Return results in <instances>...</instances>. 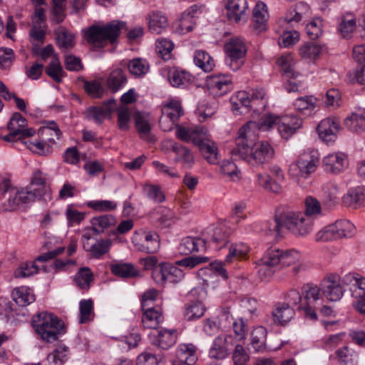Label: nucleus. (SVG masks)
Wrapping results in <instances>:
<instances>
[{
  "label": "nucleus",
  "instance_id": "obj_1",
  "mask_svg": "<svg viewBox=\"0 0 365 365\" xmlns=\"http://www.w3.org/2000/svg\"><path fill=\"white\" fill-rule=\"evenodd\" d=\"M257 129H260L258 124L252 121L242 126L236 138V147L232 150V155H239L252 165L267 163L274 155V150L268 142H256L255 131Z\"/></svg>",
  "mask_w": 365,
  "mask_h": 365
},
{
  "label": "nucleus",
  "instance_id": "obj_2",
  "mask_svg": "<svg viewBox=\"0 0 365 365\" xmlns=\"http://www.w3.org/2000/svg\"><path fill=\"white\" fill-rule=\"evenodd\" d=\"M31 324L38 337L47 343L56 341L66 332L63 322L48 312L43 311L34 314Z\"/></svg>",
  "mask_w": 365,
  "mask_h": 365
},
{
  "label": "nucleus",
  "instance_id": "obj_3",
  "mask_svg": "<svg viewBox=\"0 0 365 365\" xmlns=\"http://www.w3.org/2000/svg\"><path fill=\"white\" fill-rule=\"evenodd\" d=\"M344 289L341 284V279L336 274H330L326 277L319 286L311 284L307 291V298H313L315 305L318 302L326 298L329 302H338L344 295Z\"/></svg>",
  "mask_w": 365,
  "mask_h": 365
},
{
  "label": "nucleus",
  "instance_id": "obj_4",
  "mask_svg": "<svg viewBox=\"0 0 365 365\" xmlns=\"http://www.w3.org/2000/svg\"><path fill=\"white\" fill-rule=\"evenodd\" d=\"M125 25L123 21H113L103 26H92L86 32V38L95 47H104L108 43H113L115 41Z\"/></svg>",
  "mask_w": 365,
  "mask_h": 365
},
{
  "label": "nucleus",
  "instance_id": "obj_5",
  "mask_svg": "<svg viewBox=\"0 0 365 365\" xmlns=\"http://www.w3.org/2000/svg\"><path fill=\"white\" fill-rule=\"evenodd\" d=\"M302 125V118L294 115H286L280 117L269 115L262 119L259 128L265 130L276 127L282 138L289 139Z\"/></svg>",
  "mask_w": 365,
  "mask_h": 365
},
{
  "label": "nucleus",
  "instance_id": "obj_6",
  "mask_svg": "<svg viewBox=\"0 0 365 365\" xmlns=\"http://www.w3.org/2000/svg\"><path fill=\"white\" fill-rule=\"evenodd\" d=\"M311 284H307L303 287L304 297L296 289H290L286 294L285 299L287 304L291 307H294L298 310L304 312L307 317L316 320L317 315L316 309H317L313 298L308 299L307 297V291L309 289Z\"/></svg>",
  "mask_w": 365,
  "mask_h": 365
},
{
  "label": "nucleus",
  "instance_id": "obj_7",
  "mask_svg": "<svg viewBox=\"0 0 365 365\" xmlns=\"http://www.w3.org/2000/svg\"><path fill=\"white\" fill-rule=\"evenodd\" d=\"M226 63L232 71H238L245 61L247 47L243 39L233 37L227 41L224 46Z\"/></svg>",
  "mask_w": 365,
  "mask_h": 365
},
{
  "label": "nucleus",
  "instance_id": "obj_8",
  "mask_svg": "<svg viewBox=\"0 0 365 365\" xmlns=\"http://www.w3.org/2000/svg\"><path fill=\"white\" fill-rule=\"evenodd\" d=\"M284 227L296 237H306L313 230L312 219L305 214L288 212L284 213Z\"/></svg>",
  "mask_w": 365,
  "mask_h": 365
},
{
  "label": "nucleus",
  "instance_id": "obj_9",
  "mask_svg": "<svg viewBox=\"0 0 365 365\" xmlns=\"http://www.w3.org/2000/svg\"><path fill=\"white\" fill-rule=\"evenodd\" d=\"M318 163L319 157L317 152L303 153L296 163L289 165V174L297 181L300 178H307L316 170Z\"/></svg>",
  "mask_w": 365,
  "mask_h": 365
},
{
  "label": "nucleus",
  "instance_id": "obj_10",
  "mask_svg": "<svg viewBox=\"0 0 365 365\" xmlns=\"http://www.w3.org/2000/svg\"><path fill=\"white\" fill-rule=\"evenodd\" d=\"M190 298H197L196 301H191L184 307L183 317L187 321H194L202 317L206 310L205 306L202 304L206 296V291L202 287L193 288L188 294Z\"/></svg>",
  "mask_w": 365,
  "mask_h": 365
},
{
  "label": "nucleus",
  "instance_id": "obj_11",
  "mask_svg": "<svg viewBox=\"0 0 365 365\" xmlns=\"http://www.w3.org/2000/svg\"><path fill=\"white\" fill-rule=\"evenodd\" d=\"M26 120L19 113H14L8 123L9 133L3 136V140L7 142L23 140L26 138L33 136L35 130L32 128H25Z\"/></svg>",
  "mask_w": 365,
  "mask_h": 365
},
{
  "label": "nucleus",
  "instance_id": "obj_12",
  "mask_svg": "<svg viewBox=\"0 0 365 365\" xmlns=\"http://www.w3.org/2000/svg\"><path fill=\"white\" fill-rule=\"evenodd\" d=\"M134 246L140 252L155 253L160 248L159 235L155 232L140 230L132 237Z\"/></svg>",
  "mask_w": 365,
  "mask_h": 365
},
{
  "label": "nucleus",
  "instance_id": "obj_13",
  "mask_svg": "<svg viewBox=\"0 0 365 365\" xmlns=\"http://www.w3.org/2000/svg\"><path fill=\"white\" fill-rule=\"evenodd\" d=\"M184 115V111L179 101L171 99L162 108V116L159 124L164 131L171 130L175 123Z\"/></svg>",
  "mask_w": 365,
  "mask_h": 365
},
{
  "label": "nucleus",
  "instance_id": "obj_14",
  "mask_svg": "<svg viewBox=\"0 0 365 365\" xmlns=\"http://www.w3.org/2000/svg\"><path fill=\"white\" fill-rule=\"evenodd\" d=\"M153 278L158 283L163 284L166 282L175 284L180 281L183 276L182 269L170 263H161L153 268Z\"/></svg>",
  "mask_w": 365,
  "mask_h": 365
},
{
  "label": "nucleus",
  "instance_id": "obj_15",
  "mask_svg": "<svg viewBox=\"0 0 365 365\" xmlns=\"http://www.w3.org/2000/svg\"><path fill=\"white\" fill-rule=\"evenodd\" d=\"M201 234L205 248L207 246H213L217 250L222 248L227 244L230 235L227 227L222 225L209 227Z\"/></svg>",
  "mask_w": 365,
  "mask_h": 365
},
{
  "label": "nucleus",
  "instance_id": "obj_16",
  "mask_svg": "<svg viewBox=\"0 0 365 365\" xmlns=\"http://www.w3.org/2000/svg\"><path fill=\"white\" fill-rule=\"evenodd\" d=\"M34 195L28 191V189L18 190L12 188L7 197L3 202V207L7 211L17 210L21 205L28 204L35 201Z\"/></svg>",
  "mask_w": 365,
  "mask_h": 365
},
{
  "label": "nucleus",
  "instance_id": "obj_17",
  "mask_svg": "<svg viewBox=\"0 0 365 365\" xmlns=\"http://www.w3.org/2000/svg\"><path fill=\"white\" fill-rule=\"evenodd\" d=\"M48 179V175L40 170L33 172L30 186L26 189L34 195L36 200H46V196L49 195V188L46 185Z\"/></svg>",
  "mask_w": 365,
  "mask_h": 365
},
{
  "label": "nucleus",
  "instance_id": "obj_18",
  "mask_svg": "<svg viewBox=\"0 0 365 365\" xmlns=\"http://www.w3.org/2000/svg\"><path fill=\"white\" fill-rule=\"evenodd\" d=\"M207 86L214 96L220 97L233 89V83L229 76L220 74L207 77Z\"/></svg>",
  "mask_w": 365,
  "mask_h": 365
},
{
  "label": "nucleus",
  "instance_id": "obj_19",
  "mask_svg": "<svg viewBox=\"0 0 365 365\" xmlns=\"http://www.w3.org/2000/svg\"><path fill=\"white\" fill-rule=\"evenodd\" d=\"M322 165L326 172L339 174L348 168L349 160L344 153H330L323 158Z\"/></svg>",
  "mask_w": 365,
  "mask_h": 365
},
{
  "label": "nucleus",
  "instance_id": "obj_20",
  "mask_svg": "<svg viewBox=\"0 0 365 365\" xmlns=\"http://www.w3.org/2000/svg\"><path fill=\"white\" fill-rule=\"evenodd\" d=\"M341 130L339 120L336 118H327L323 119L317 126V133L324 142H334Z\"/></svg>",
  "mask_w": 365,
  "mask_h": 365
},
{
  "label": "nucleus",
  "instance_id": "obj_21",
  "mask_svg": "<svg viewBox=\"0 0 365 365\" xmlns=\"http://www.w3.org/2000/svg\"><path fill=\"white\" fill-rule=\"evenodd\" d=\"M227 16L230 21L239 24H245L248 17L247 0H227Z\"/></svg>",
  "mask_w": 365,
  "mask_h": 365
},
{
  "label": "nucleus",
  "instance_id": "obj_22",
  "mask_svg": "<svg viewBox=\"0 0 365 365\" xmlns=\"http://www.w3.org/2000/svg\"><path fill=\"white\" fill-rule=\"evenodd\" d=\"M277 255H272L269 248L264 252L259 262L257 264V274L262 280H268L271 278L278 267Z\"/></svg>",
  "mask_w": 365,
  "mask_h": 365
},
{
  "label": "nucleus",
  "instance_id": "obj_23",
  "mask_svg": "<svg viewBox=\"0 0 365 365\" xmlns=\"http://www.w3.org/2000/svg\"><path fill=\"white\" fill-rule=\"evenodd\" d=\"M206 130L204 127L200 125H175L176 137L183 142H192L195 145L203 138Z\"/></svg>",
  "mask_w": 365,
  "mask_h": 365
},
{
  "label": "nucleus",
  "instance_id": "obj_24",
  "mask_svg": "<svg viewBox=\"0 0 365 365\" xmlns=\"http://www.w3.org/2000/svg\"><path fill=\"white\" fill-rule=\"evenodd\" d=\"M232 336L229 334H220L213 341L209 351L211 358L216 359H224L230 354V344Z\"/></svg>",
  "mask_w": 365,
  "mask_h": 365
},
{
  "label": "nucleus",
  "instance_id": "obj_25",
  "mask_svg": "<svg viewBox=\"0 0 365 365\" xmlns=\"http://www.w3.org/2000/svg\"><path fill=\"white\" fill-rule=\"evenodd\" d=\"M116 106L114 99L108 100L102 106L89 107L86 111L87 119L101 124L106 118L113 112Z\"/></svg>",
  "mask_w": 365,
  "mask_h": 365
},
{
  "label": "nucleus",
  "instance_id": "obj_26",
  "mask_svg": "<svg viewBox=\"0 0 365 365\" xmlns=\"http://www.w3.org/2000/svg\"><path fill=\"white\" fill-rule=\"evenodd\" d=\"M177 331L175 329H163L158 331V334H150L152 344L163 349H168L177 341Z\"/></svg>",
  "mask_w": 365,
  "mask_h": 365
},
{
  "label": "nucleus",
  "instance_id": "obj_27",
  "mask_svg": "<svg viewBox=\"0 0 365 365\" xmlns=\"http://www.w3.org/2000/svg\"><path fill=\"white\" fill-rule=\"evenodd\" d=\"M143 315L141 322L144 328H158L160 324L164 321V316L160 307L142 308Z\"/></svg>",
  "mask_w": 365,
  "mask_h": 365
},
{
  "label": "nucleus",
  "instance_id": "obj_28",
  "mask_svg": "<svg viewBox=\"0 0 365 365\" xmlns=\"http://www.w3.org/2000/svg\"><path fill=\"white\" fill-rule=\"evenodd\" d=\"M295 314L293 307L285 302L277 303L272 311L274 323L284 326L292 320Z\"/></svg>",
  "mask_w": 365,
  "mask_h": 365
},
{
  "label": "nucleus",
  "instance_id": "obj_29",
  "mask_svg": "<svg viewBox=\"0 0 365 365\" xmlns=\"http://www.w3.org/2000/svg\"><path fill=\"white\" fill-rule=\"evenodd\" d=\"M309 14V5L304 2H298L287 10L284 21L292 26H294L303 19L308 17Z\"/></svg>",
  "mask_w": 365,
  "mask_h": 365
},
{
  "label": "nucleus",
  "instance_id": "obj_30",
  "mask_svg": "<svg viewBox=\"0 0 365 365\" xmlns=\"http://www.w3.org/2000/svg\"><path fill=\"white\" fill-rule=\"evenodd\" d=\"M196 145H197L202 155L210 163H217L218 159L217 147L216 143L208 138L207 131Z\"/></svg>",
  "mask_w": 365,
  "mask_h": 365
},
{
  "label": "nucleus",
  "instance_id": "obj_31",
  "mask_svg": "<svg viewBox=\"0 0 365 365\" xmlns=\"http://www.w3.org/2000/svg\"><path fill=\"white\" fill-rule=\"evenodd\" d=\"M272 255H277L278 258V267L279 268L283 267L290 266L299 262L301 259L300 253L296 250H289L284 251L277 248L270 247Z\"/></svg>",
  "mask_w": 365,
  "mask_h": 365
},
{
  "label": "nucleus",
  "instance_id": "obj_32",
  "mask_svg": "<svg viewBox=\"0 0 365 365\" xmlns=\"http://www.w3.org/2000/svg\"><path fill=\"white\" fill-rule=\"evenodd\" d=\"M148 29L150 32L160 34L165 31L168 27V17L160 11H153L147 18Z\"/></svg>",
  "mask_w": 365,
  "mask_h": 365
},
{
  "label": "nucleus",
  "instance_id": "obj_33",
  "mask_svg": "<svg viewBox=\"0 0 365 365\" xmlns=\"http://www.w3.org/2000/svg\"><path fill=\"white\" fill-rule=\"evenodd\" d=\"M205 242L202 235L200 237H187L183 238L178 247L180 255H190L193 252L205 250Z\"/></svg>",
  "mask_w": 365,
  "mask_h": 365
},
{
  "label": "nucleus",
  "instance_id": "obj_34",
  "mask_svg": "<svg viewBox=\"0 0 365 365\" xmlns=\"http://www.w3.org/2000/svg\"><path fill=\"white\" fill-rule=\"evenodd\" d=\"M269 14L267 6L263 2H257L252 11V23L254 29L259 32L267 29Z\"/></svg>",
  "mask_w": 365,
  "mask_h": 365
},
{
  "label": "nucleus",
  "instance_id": "obj_35",
  "mask_svg": "<svg viewBox=\"0 0 365 365\" xmlns=\"http://www.w3.org/2000/svg\"><path fill=\"white\" fill-rule=\"evenodd\" d=\"M341 194L339 186L334 182H328L322 185L321 197L323 204L330 207L338 203Z\"/></svg>",
  "mask_w": 365,
  "mask_h": 365
},
{
  "label": "nucleus",
  "instance_id": "obj_36",
  "mask_svg": "<svg viewBox=\"0 0 365 365\" xmlns=\"http://www.w3.org/2000/svg\"><path fill=\"white\" fill-rule=\"evenodd\" d=\"M331 225L336 240L351 237L356 232L355 226L347 220H336Z\"/></svg>",
  "mask_w": 365,
  "mask_h": 365
},
{
  "label": "nucleus",
  "instance_id": "obj_37",
  "mask_svg": "<svg viewBox=\"0 0 365 365\" xmlns=\"http://www.w3.org/2000/svg\"><path fill=\"white\" fill-rule=\"evenodd\" d=\"M267 331L262 326L255 327L250 334V344L256 352H262L266 349Z\"/></svg>",
  "mask_w": 365,
  "mask_h": 365
},
{
  "label": "nucleus",
  "instance_id": "obj_38",
  "mask_svg": "<svg viewBox=\"0 0 365 365\" xmlns=\"http://www.w3.org/2000/svg\"><path fill=\"white\" fill-rule=\"evenodd\" d=\"M346 206L354 207L365 202V187H356L350 189L342 197Z\"/></svg>",
  "mask_w": 365,
  "mask_h": 365
},
{
  "label": "nucleus",
  "instance_id": "obj_39",
  "mask_svg": "<svg viewBox=\"0 0 365 365\" xmlns=\"http://www.w3.org/2000/svg\"><path fill=\"white\" fill-rule=\"evenodd\" d=\"M14 301L21 307H25L35 301L33 291L26 287H20L14 289L11 293Z\"/></svg>",
  "mask_w": 365,
  "mask_h": 365
},
{
  "label": "nucleus",
  "instance_id": "obj_40",
  "mask_svg": "<svg viewBox=\"0 0 365 365\" xmlns=\"http://www.w3.org/2000/svg\"><path fill=\"white\" fill-rule=\"evenodd\" d=\"M168 79L173 87L180 88L188 86L193 80L192 76L183 70L170 71Z\"/></svg>",
  "mask_w": 365,
  "mask_h": 365
},
{
  "label": "nucleus",
  "instance_id": "obj_41",
  "mask_svg": "<svg viewBox=\"0 0 365 365\" xmlns=\"http://www.w3.org/2000/svg\"><path fill=\"white\" fill-rule=\"evenodd\" d=\"M345 127L352 133H361L365 131V115L353 113L344 119Z\"/></svg>",
  "mask_w": 365,
  "mask_h": 365
},
{
  "label": "nucleus",
  "instance_id": "obj_42",
  "mask_svg": "<svg viewBox=\"0 0 365 365\" xmlns=\"http://www.w3.org/2000/svg\"><path fill=\"white\" fill-rule=\"evenodd\" d=\"M127 82L125 74L121 68H115L110 73L106 83L113 93L120 90Z\"/></svg>",
  "mask_w": 365,
  "mask_h": 365
},
{
  "label": "nucleus",
  "instance_id": "obj_43",
  "mask_svg": "<svg viewBox=\"0 0 365 365\" xmlns=\"http://www.w3.org/2000/svg\"><path fill=\"white\" fill-rule=\"evenodd\" d=\"M195 65L205 72H210L215 66L213 58L205 51L197 50L194 54Z\"/></svg>",
  "mask_w": 365,
  "mask_h": 365
},
{
  "label": "nucleus",
  "instance_id": "obj_44",
  "mask_svg": "<svg viewBox=\"0 0 365 365\" xmlns=\"http://www.w3.org/2000/svg\"><path fill=\"white\" fill-rule=\"evenodd\" d=\"M178 359L186 365H194L197 361L196 347L192 344H181L177 351Z\"/></svg>",
  "mask_w": 365,
  "mask_h": 365
},
{
  "label": "nucleus",
  "instance_id": "obj_45",
  "mask_svg": "<svg viewBox=\"0 0 365 365\" xmlns=\"http://www.w3.org/2000/svg\"><path fill=\"white\" fill-rule=\"evenodd\" d=\"M231 103L234 111H239L240 113L248 111L250 103V93L245 91L237 92L231 98Z\"/></svg>",
  "mask_w": 365,
  "mask_h": 365
},
{
  "label": "nucleus",
  "instance_id": "obj_46",
  "mask_svg": "<svg viewBox=\"0 0 365 365\" xmlns=\"http://www.w3.org/2000/svg\"><path fill=\"white\" fill-rule=\"evenodd\" d=\"M45 72L56 83L61 82L66 74L57 56L53 57L49 64L45 68Z\"/></svg>",
  "mask_w": 365,
  "mask_h": 365
},
{
  "label": "nucleus",
  "instance_id": "obj_47",
  "mask_svg": "<svg viewBox=\"0 0 365 365\" xmlns=\"http://www.w3.org/2000/svg\"><path fill=\"white\" fill-rule=\"evenodd\" d=\"M294 108L304 114H310L316 108L317 98L312 96L298 98L294 102Z\"/></svg>",
  "mask_w": 365,
  "mask_h": 365
},
{
  "label": "nucleus",
  "instance_id": "obj_48",
  "mask_svg": "<svg viewBox=\"0 0 365 365\" xmlns=\"http://www.w3.org/2000/svg\"><path fill=\"white\" fill-rule=\"evenodd\" d=\"M322 51V48L320 45L314 42H308L301 46L299 52L302 58L314 61L320 56Z\"/></svg>",
  "mask_w": 365,
  "mask_h": 365
},
{
  "label": "nucleus",
  "instance_id": "obj_49",
  "mask_svg": "<svg viewBox=\"0 0 365 365\" xmlns=\"http://www.w3.org/2000/svg\"><path fill=\"white\" fill-rule=\"evenodd\" d=\"M115 218L111 215H101L91 220L93 230L97 233L104 232L105 230L115 225Z\"/></svg>",
  "mask_w": 365,
  "mask_h": 365
},
{
  "label": "nucleus",
  "instance_id": "obj_50",
  "mask_svg": "<svg viewBox=\"0 0 365 365\" xmlns=\"http://www.w3.org/2000/svg\"><path fill=\"white\" fill-rule=\"evenodd\" d=\"M22 142L31 152L38 155H46L51 152V145L46 141V140H23Z\"/></svg>",
  "mask_w": 365,
  "mask_h": 365
},
{
  "label": "nucleus",
  "instance_id": "obj_51",
  "mask_svg": "<svg viewBox=\"0 0 365 365\" xmlns=\"http://www.w3.org/2000/svg\"><path fill=\"white\" fill-rule=\"evenodd\" d=\"M93 280V274L88 267L81 268L74 277L76 285L81 289H88Z\"/></svg>",
  "mask_w": 365,
  "mask_h": 365
},
{
  "label": "nucleus",
  "instance_id": "obj_52",
  "mask_svg": "<svg viewBox=\"0 0 365 365\" xmlns=\"http://www.w3.org/2000/svg\"><path fill=\"white\" fill-rule=\"evenodd\" d=\"M81 324H86L94 318L93 302L92 299H82L79 303Z\"/></svg>",
  "mask_w": 365,
  "mask_h": 365
},
{
  "label": "nucleus",
  "instance_id": "obj_53",
  "mask_svg": "<svg viewBox=\"0 0 365 365\" xmlns=\"http://www.w3.org/2000/svg\"><path fill=\"white\" fill-rule=\"evenodd\" d=\"M110 270L116 276L128 278L138 274L136 269L132 264L116 263L111 265Z\"/></svg>",
  "mask_w": 365,
  "mask_h": 365
},
{
  "label": "nucleus",
  "instance_id": "obj_54",
  "mask_svg": "<svg viewBox=\"0 0 365 365\" xmlns=\"http://www.w3.org/2000/svg\"><path fill=\"white\" fill-rule=\"evenodd\" d=\"M249 252V247L244 243L232 245L229 248V253L225 258L226 263L244 258Z\"/></svg>",
  "mask_w": 365,
  "mask_h": 365
},
{
  "label": "nucleus",
  "instance_id": "obj_55",
  "mask_svg": "<svg viewBox=\"0 0 365 365\" xmlns=\"http://www.w3.org/2000/svg\"><path fill=\"white\" fill-rule=\"evenodd\" d=\"M57 44L62 49L71 48L74 46V35L63 28H58L56 31Z\"/></svg>",
  "mask_w": 365,
  "mask_h": 365
},
{
  "label": "nucleus",
  "instance_id": "obj_56",
  "mask_svg": "<svg viewBox=\"0 0 365 365\" xmlns=\"http://www.w3.org/2000/svg\"><path fill=\"white\" fill-rule=\"evenodd\" d=\"M356 26L354 16L352 14H346L341 19L339 30L344 38H349L355 30Z\"/></svg>",
  "mask_w": 365,
  "mask_h": 365
},
{
  "label": "nucleus",
  "instance_id": "obj_57",
  "mask_svg": "<svg viewBox=\"0 0 365 365\" xmlns=\"http://www.w3.org/2000/svg\"><path fill=\"white\" fill-rule=\"evenodd\" d=\"M257 184L267 190L274 193H279L282 186L275 181H273L267 173H257L256 175Z\"/></svg>",
  "mask_w": 365,
  "mask_h": 365
},
{
  "label": "nucleus",
  "instance_id": "obj_58",
  "mask_svg": "<svg viewBox=\"0 0 365 365\" xmlns=\"http://www.w3.org/2000/svg\"><path fill=\"white\" fill-rule=\"evenodd\" d=\"M135 124L140 137L148 141L150 140V125L148 120L140 113H136L134 115Z\"/></svg>",
  "mask_w": 365,
  "mask_h": 365
},
{
  "label": "nucleus",
  "instance_id": "obj_59",
  "mask_svg": "<svg viewBox=\"0 0 365 365\" xmlns=\"http://www.w3.org/2000/svg\"><path fill=\"white\" fill-rule=\"evenodd\" d=\"M284 213L277 215L274 220L267 222L264 230L267 235L277 237L280 236L282 227H284Z\"/></svg>",
  "mask_w": 365,
  "mask_h": 365
},
{
  "label": "nucleus",
  "instance_id": "obj_60",
  "mask_svg": "<svg viewBox=\"0 0 365 365\" xmlns=\"http://www.w3.org/2000/svg\"><path fill=\"white\" fill-rule=\"evenodd\" d=\"M130 73L135 76L145 75L149 70L148 63L142 58L130 60L127 64Z\"/></svg>",
  "mask_w": 365,
  "mask_h": 365
},
{
  "label": "nucleus",
  "instance_id": "obj_61",
  "mask_svg": "<svg viewBox=\"0 0 365 365\" xmlns=\"http://www.w3.org/2000/svg\"><path fill=\"white\" fill-rule=\"evenodd\" d=\"M277 63L280 67L284 78H292L294 76L293 69L294 61L290 53L282 56L277 59Z\"/></svg>",
  "mask_w": 365,
  "mask_h": 365
},
{
  "label": "nucleus",
  "instance_id": "obj_62",
  "mask_svg": "<svg viewBox=\"0 0 365 365\" xmlns=\"http://www.w3.org/2000/svg\"><path fill=\"white\" fill-rule=\"evenodd\" d=\"M304 205L305 211L303 212H299L301 214H305L307 216H309L311 219H312V222H314V219L317 215H320L322 211L319 201L312 196H309L306 198Z\"/></svg>",
  "mask_w": 365,
  "mask_h": 365
},
{
  "label": "nucleus",
  "instance_id": "obj_63",
  "mask_svg": "<svg viewBox=\"0 0 365 365\" xmlns=\"http://www.w3.org/2000/svg\"><path fill=\"white\" fill-rule=\"evenodd\" d=\"M173 150L177 155L175 161L182 160L185 165L191 166L194 162V157L187 148L178 143H174Z\"/></svg>",
  "mask_w": 365,
  "mask_h": 365
},
{
  "label": "nucleus",
  "instance_id": "obj_64",
  "mask_svg": "<svg viewBox=\"0 0 365 365\" xmlns=\"http://www.w3.org/2000/svg\"><path fill=\"white\" fill-rule=\"evenodd\" d=\"M336 359L340 365H355L356 355L347 346H343L335 352Z\"/></svg>",
  "mask_w": 365,
  "mask_h": 365
}]
</instances>
